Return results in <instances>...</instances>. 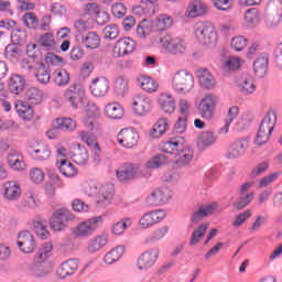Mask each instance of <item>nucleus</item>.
Wrapping results in <instances>:
<instances>
[{
  "label": "nucleus",
  "instance_id": "f257e3e1",
  "mask_svg": "<svg viewBox=\"0 0 282 282\" xmlns=\"http://www.w3.org/2000/svg\"><path fill=\"white\" fill-rule=\"evenodd\" d=\"M161 151H163V153H174L175 164L180 169L191 166V162H193V158L195 156L193 148L188 145L182 147L178 141H167L163 143Z\"/></svg>",
  "mask_w": 282,
  "mask_h": 282
},
{
  "label": "nucleus",
  "instance_id": "f03ea898",
  "mask_svg": "<svg viewBox=\"0 0 282 282\" xmlns=\"http://www.w3.org/2000/svg\"><path fill=\"white\" fill-rule=\"evenodd\" d=\"M84 188L88 197H97V206H99V208H105V206L111 204V198L113 197L112 186L89 183L85 185Z\"/></svg>",
  "mask_w": 282,
  "mask_h": 282
},
{
  "label": "nucleus",
  "instance_id": "7ed1b4c3",
  "mask_svg": "<svg viewBox=\"0 0 282 282\" xmlns=\"http://www.w3.org/2000/svg\"><path fill=\"white\" fill-rule=\"evenodd\" d=\"M195 87V77L187 69H181L176 72L172 77V89L176 94H182L186 96V94H191L193 88Z\"/></svg>",
  "mask_w": 282,
  "mask_h": 282
},
{
  "label": "nucleus",
  "instance_id": "20e7f679",
  "mask_svg": "<svg viewBox=\"0 0 282 282\" xmlns=\"http://www.w3.org/2000/svg\"><path fill=\"white\" fill-rule=\"evenodd\" d=\"M194 34L198 43L203 45H215L217 43V31L210 22H198L194 26Z\"/></svg>",
  "mask_w": 282,
  "mask_h": 282
},
{
  "label": "nucleus",
  "instance_id": "39448f33",
  "mask_svg": "<svg viewBox=\"0 0 282 282\" xmlns=\"http://www.w3.org/2000/svg\"><path fill=\"white\" fill-rule=\"evenodd\" d=\"M216 109L217 96L213 94L205 95L197 104L198 116H200L203 120H213Z\"/></svg>",
  "mask_w": 282,
  "mask_h": 282
},
{
  "label": "nucleus",
  "instance_id": "423d86ee",
  "mask_svg": "<svg viewBox=\"0 0 282 282\" xmlns=\"http://www.w3.org/2000/svg\"><path fill=\"white\" fill-rule=\"evenodd\" d=\"M100 224H102L101 216L90 218L86 221L80 223L75 228H73V235H75V237H80V238L91 237V235H94V232L98 230V227L100 226Z\"/></svg>",
  "mask_w": 282,
  "mask_h": 282
},
{
  "label": "nucleus",
  "instance_id": "0eeeda50",
  "mask_svg": "<svg viewBox=\"0 0 282 282\" xmlns=\"http://www.w3.org/2000/svg\"><path fill=\"white\" fill-rule=\"evenodd\" d=\"M64 98L69 102L73 109H76L78 105H87V98H85V88L78 84H74L66 89Z\"/></svg>",
  "mask_w": 282,
  "mask_h": 282
},
{
  "label": "nucleus",
  "instance_id": "6e6552de",
  "mask_svg": "<svg viewBox=\"0 0 282 282\" xmlns=\"http://www.w3.org/2000/svg\"><path fill=\"white\" fill-rule=\"evenodd\" d=\"M151 109H153V100H151L149 96L144 94H135L132 97V110L135 116H149Z\"/></svg>",
  "mask_w": 282,
  "mask_h": 282
},
{
  "label": "nucleus",
  "instance_id": "1a4fd4ad",
  "mask_svg": "<svg viewBox=\"0 0 282 282\" xmlns=\"http://www.w3.org/2000/svg\"><path fill=\"white\" fill-rule=\"evenodd\" d=\"M164 219H166V212L164 209L147 212L139 219V228H142V230L153 228L155 224H160V221H164Z\"/></svg>",
  "mask_w": 282,
  "mask_h": 282
},
{
  "label": "nucleus",
  "instance_id": "9d476101",
  "mask_svg": "<svg viewBox=\"0 0 282 282\" xmlns=\"http://www.w3.org/2000/svg\"><path fill=\"white\" fill-rule=\"evenodd\" d=\"M161 46L170 54H184L186 52V42L180 37H172L166 34L159 39Z\"/></svg>",
  "mask_w": 282,
  "mask_h": 282
},
{
  "label": "nucleus",
  "instance_id": "9b49d317",
  "mask_svg": "<svg viewBox=\"0 0 282 282\" xmlns=\"http://www.w3.org/2000/svg\"><path fill=\"white\" fill-rule=\"evenodd\" d=\"M139 141L140 134L133 128H123L117 134V142L123 149H133V147H138Z\"/></svg>",
  "mask_w": 282,
  "mask_h": 282
},
{
  "label": "nucleus",
  "instance_id": "f8f14e48",
  "mask_svg": "<svg viewBox=\"0 0 282 282\" xmlns=\"http://www.w3.org/2000/svg\"><path fill=\"white\" fill-rule=\"evenodd\" d=\"M74 214L66 208H61L54 212L50 220V226L53 230H65L67 228V221H73Z\"/></svg>",
  "mask_w": 282,
  "mask_h": 282
},
{
  "label": "nucleus",
  "instance_id": "ddd939ff",
  "mask_svg": "<svg viewBox=\"0 0 282 282\" xmlns=\"http://www.w3.org/2000/svg\"><path fill=\"white\" fill-rule=\"evenodd\" d=\"M158 257H160V249L152 248L143 253H141L137 260V268L140 272H147V270H151L153 265H155L158 261Z\"/></svg>",
  "mask_w": 282,
  "mask_h": 282
},
{
  "label": "nucleus",
  "instance_id": "4468645a",
  "mask_svg": "<svg viewBox=\"0 0 282 282\" xmlns=\"http://www.w3.org/2000/svg\"><path fill=\"white\" fill-rule=\"evenodd\" d=\"M173 197V192L169 187H160L159 189L152 192L148 198V206H162V204H169V200Z\"/></svg>",
  "mask_w": 282,
  "mask_h": 282
},
{
  "label": "nucleus",
  "instance_id": "2eb2a0df",
  "mask_svg": "<svg viewBox=\"0 0 282 282\" xmlns=\"http://www.w3.org/2000/svg\"><path fill=\"white\" fill-rule=\"evenodd\" d=\"M140 172V166L133 163H123L116 170L117 180L126 184V182H131L138 177Z\"/></svg>",
  "mask_w": 282,
  "mask_h": 282
},
{
  "label": "nucleus",
  "instance_id": "dca6fc26",
  "mask_svg": "<svg viewBox=\"0 0 282 282\" xmlns=\"http://www.w3.org/2000/svg\"><path fill=\"white\" fill-rule=\"evenodd\" d=\"M18 248L24 254H31L36 249V239L30 231H21L18 235Z\"/></svg>",
  "mask_w": 282,
  "mask_h": 282
},
{
  "label": "nucleus",
  "instance_id": "f3484780",
  "mask_svg": "<svg viewBox=\"0 0 282 282\" xmlns=\"http://www.w3.org/2000/svg\"><path fill=\"white\" fill-rule=\"evenodd\" d=\"M75 41L87 50H97V47L100 46V35L94 31H90L86 34L76 33Z\"/></svg>",
  "mask_w": 282,
  "mask_h": 282
},
{
  "label": "nucleus",
  "instance_id": "a211bd4d",
  "mask_svg": "<svg viewBox=\"0 0 282 282\" xmlns=\"http://www.w3.org/2000/svg\"><path fill=\"white\" fill-rule=\"evenodd\" d=\"M113 52L117 56H129L135 52V41L131 37H122L116 42Z\"/></svg>",
  "mask_w": 282,
  "mask_h": 282
},
{
  "label": "nucleus",
  "instance_id": "6ab92c4d",
  "mask_svg": "<svg viewBox=\"0 0 282 282\" xmlns=\"http://www.w3.org/2000/svg\"><path fill=\"white\" fill-rule=\"evenodd\" d=\"M236 85L241 94L250 95L254 94L257 85H254V78L250 74H242L236 78Z\"/></svg>",
  "mask_w": 282,
  "mask_h": 282
},
{
  "label": "nucleus",
  "instance_id": "aec40b11",
  "mask_svg": "<svg viewBox=\"0 0 282 282\" xmlns=\"http://www.w3.org/2000/svg\"><path fill=\"white\" fill-rule=\"evenodd\" d=\"M109 91V80L105 77H97L90 83V93L95 98H102Z\"/></svg>",
  "mask_w": 282,
  "mask_h": 282
},
{
  "label": "nucleus",
  "instance_id": "412c9836",
  "mask_svg": "<svg viewBox=\"0 0 282 282\" xmlns=\"http://www.w3.org/2000/svg\"><path fill=\"white\" fill-rule=\"evenodd\" d=\"M268 65H270V56L267 53L260 54L253 61V74L256 78H265V74H268Z\"/></svg>",
  "mask_w": 282,
  "mask_h": 282
},
{
  "label": "nucleus",
  "instance_id": "4be33fe9",
  "mask_svg": "<svg viewBox=\"0 0 282 282\" xmlns=\"http://www.w3.org/2000/svg\"><path fill=\"white\" fill-rule=\"evenodd\" d=\"M158 102L161 107V110L164 113H175V107H176V101L175 97H173V94L171 93H162L159 96Z\"/></svg>",
  "mask_w": 282,
  "mask_h": 282
},
{
  "label": "nucleus",
  "instance_id": "5701e85b",
  "mask_svg": "<svg viewBox=\"0 0 282 282\" xmlns=\"http://www.w3.org/2000/svg\"><path fill=\"white\" fill-rule=\"evenodd\" d=\"M78 259H68L64 261L57 269V276H59V279H67V276H72V274H75L76 270H78Z\"/></svg>",
  "mask_w": 282,
  "mask_h": 282
},
{
  "label": "nucleus",
  "instance_id": "b1692460",
  "mask_svg": "<svg viewBox=\"0 0 282 282\" xmlns=\"http://www.w3.org/2000/svg\"><path fill=\"white\" fill-rule=\"evenodd\" d=\"M4 197L9 202H17L21 197V185L17 181H8L3 185Z\"/></svg>",
  "mask_w": 282,
  "mask_h": 282
},
{
  "label": "nucleus",
  "instance_id": "393cba45",
  "mask_svg": "<svg viewBox=\"0 0 282 282\" xmlns=\"http://www.w3.org/2000/svg\"><path fill=\"white\" fill-rule=\"evenodd\" d=\"M109 236H107V234H101L91 238L87 245V252L89 254H96V252H99V250H102V248L107 246Z\"/></svg>",
  "mask_w": 282,
  "mask_h": 282
},
{
  "label": "nucleus",
  "instance_id": "a878e982",
  "mask_svg": "<svg viewBox=\"0 0 282 282\" xmlns=\"http://www.w3.org/2000/svg\"><path fill=\"white\" fill-rule=\"evenodd\" d=\"M246 149H248V140L239 139L235 141L227 153L228 160H237V158H241L246 153Z\"/></svg>",
  "mask_w": 282,
  "mask_h": 282
},
{
  "label": "nucleus",
  "instance_id": "bb28decb",
  "mask_svg": "<svg viewBox=\"0 0 282 282\" xmlns=\"http://www.w3.org/2000/svg\"><path fill=\"white\" fill-rule=\"evenodd\" d=\"M7 162L13 171H23L25 169V161H23V155L21 152L11 149L7 156Z\"/></svg>",
  "mask_w": 282,
  "mask_h": 282
},
{
  "label": "nucleus",
  "instance_id": "cd10ccee",
  "mask_svg": "<svg viewBox=\"0 0 282 282\" xmlns=\"http://www.w3.org/2000/svg\"><path fill=\"white\" fill-rule=\"evenodd\" d=\"M217 142V134L210 130L202 131L197 137V147L202 149V151H206V149L213 147Z\"/></svg>",
  "mask_w": 282,
  "mask_h": 282
},
{
  "label": "nucleus",
  "instance_id": "c85d7f7f",
  "mask_svg": "<svg viewBox=\"0 0 282 282\" xmlns=\"http://www.w3.org/2000/svg\"><path fill=\"white\" fill-rule=\"evenodd\" d=\"M69 158L79 166H85L89 162V153L85 147L78 145L69 152Z\"/></svg>",
  "mask_w": 282,
  "mask_h": 282
},
{
  "label": "nucleus",
  "instance_id": "c756f323",
  "mask_svg": "<svg viewBox=\"0 0 282 282\" xmlns=\"http://www.w3.org/2000/svg\"><path fill=\"white\" fill-rule=\"evenodd\" d=\"M239 116V107L237 106H231L228 111H227V117L224 119V127H221L218 130V133L220 135H226L228 131H230V126L235 120H237V117Z\"/></svg>",
  "mask_w": 282,
  "mask_h": 282
},
{
  "label": "nucleus",
  "instance_id": "7c9ffc66",
  "mask_svg": "<svg viewBox=\"0 0 282 282\" xmlns=\"http://www.w3.org/2000/svg\"><path fill=\"white\" fill-rule=\"evenodd\" d=\"M197 77L200 87H204V89H213L217 85V80H215L213 74L206 68L199 69Z\"/></svg>",
  "mask_w": 282,
  "mask_h": 282
},
{
  "label": "nucleus",
  "instance_id": "2f4dec72",
  "mask_svg": "<svg viewBox=\"0 0 282 282\" xmlns=\"http://www.w3.org/2000/svg\"><path fill=\"white\" fill-rule=\"evenodd\" d=\"M137 83L143 91H147L148 94H155L158 89L160 88V84L155 82V79L147 76V75H140L137 78Z\"/></svg>",
  "mask_w": 282,
  "mask_h": 282
},
{
  "label": "nucleus",
  "instance_id": "473e14b6",
  "mask_svg": "<svg viewBox=\"0 0 282 282\" xmlns=\"http://www.w3.org/2000/svg\"><path fill=\"white\" fill-rule=\"evenodd\" d=\"M217 208V203H213L206 206L200 207L198 210L192 214V224H199L204 217H208V215H213Z\"/></svg>",
  "mask_w": 282,
  "mask_h": 282
},
{
  "label": "nucleus",
  "instance_id": "72a5a7b5",
  "mask_svg": "<svg viewBox=\"0 0 282 282\" xmlns=\"http://www.w3.org/2000/svg\"><path fill=\"white\" fill-rule=\"evenodd\" d=\"M25 89V78L19 74L11 76L9 80V90L11 94L19 96Z\"/></svg>",
  "mask_w": 282,
  "mask_h": 282
},
{
  "label": "nucleus",
  "instance_id": "f704fd0d",
  "mask_svg": "<svg viewBox=\"0 0 282 282\" xmlns=\"http://www.w3.org/2000/svg\"><path fill=\"white\" fill-rule=\"evenodd\" d=\"M15 110L22 120L30 121L34 118V110L32 109V106L28 105L25 101L18 100L15 102Z\"/></svg>",
  "mask_w": 282,
  "mask_h": 282
},
{
  "label": "nucleus",
  "instance_id": "c9c22d12",
  "mask_svg": "<svg viewBox=\"0 0 282 282\" xmlns=\"http://www.w3.org/2000/svg\"><path fill=\"white\" fill-rule=\"evenodd\" d=\"M124 254V246H117L108 251L104 257V263L107 265H113L116 261H120V258Z\"/></svg>",
  "mask_w": 282,
  "mask_h": 282
},
{
  "label": "nucleus",
  "instance_id": "e433bc0d",
  "mask_svg": "<svg viewBox=\"0 0 282 282\" xmlns=\"http://www.w3.org/2000/svg\"><path fill=\"white\" fill-rule=\"evenodd\" d=\"M105 113L111 120H120L124 116V109L118 102L108 104L105 107Z\"/></svg>",
  "mask_w": 282,
  "mask_h": 282
},
{
  "label": "nucleus",
  "instance_id": "4c0bfd02",
  "mask_svg": "<svg viewBox=\"0 0 282 282\" xmlns=\"http://www.w3.org/2000/svg\"><path fill=\"white\" fill-rule=\"evenodd\" d=\"M53 80L57 87H67L69 85V72L65 68H57L53 72Z\"/></svg>",
  "mask_w": 282,
  "mask_h": 282
},
{
  "label": "nucleus",
  "instance_id": "58836bf2",
  "mask_svg": "<svg viewBox=\"0 0 282 282\" xmlns=\"http://www.w3.org/2000/svg\"><path fill=\"white\" fill-rule=\"evenodd\" d=\"M24 98L29 105H41L43 102V90L31 87L26 90Z\"/></svg>",
  "mask_w": 282,
  "mask_h": 282
},
{
  "label": "nucleus",
  "instance_id": "ea45409f",
  "mask_svg": "<svg viewBox=\"0 0 282 282\" xmlns=\"http://www.w3.org/2000/svg\"><path fill=\"white\" fill-rule=\"evenodd\" d=\"M35 78L40 85H47L52 79V75L50 74V69L44 64H39L35 67Z\"/></svg>",
  "mask_w": 282,
  "mask_h": 282
},
{
  "label": "nucleus",
  "instance_id": "a19ab883",
  "mask_svg": "<svg viewBox=\"0 0 282 282\" xmlns=\"http://www.w3.org/2000/svg\"><path fill=\"white\" fill-rule=\"evenodd\" d=\"M274 124H276V113L270 110L263 118L262 122L260 123L259 129L267 131V133H272L274 131Z\"/></svg>",
  "mask_w": 282,
  "mask_h": 282
},
{
  "label": "nucleus",
  "instance_id": "79ce46f5",
  "mask_svg": "<svg viewBox=\"0 0 282 282\" xmlns=\"http://www.w3.org/2000/svg\"><path fill=\"white\" fill-rule=\"evenodd\" d=\"M167 129H169V119L161 118L153 126L152 130L150 131V135L152 138H160L161 135H164V133H166Z\"/></svg>",
  "mask_w": 282,
  "mask_h": 282
},
{
  "label": "nucleus",
  "instance_id": "37998d69",
  "mask_svg": "<svg viewBox=\"0 0 282 282\" xmlns=\"http://www.w3.org/2000/svg\"><path fill=\"white\" fill-rule=\"evenodd\" d=\"M58 169L64 177H76V175H78V170L76 166H74V164L67 160H61Z\"/></svg>",
  "mask_w": 282,
  "mask_h": 282
},
{
  "label": "nucleus",
  "instance_id": "c03bdc74",
  "mask_svg": "<svg viewBox=\"0 0 282 282\" xmlns=\"http://www.w3.org/2000/svg\"><path fill=\"white\" fill-rule=\"evenodd\" d=\"M260 17L261 14L259 13V9L257 8L248 9L245 12V23H247L249 28H254V25H259Z\"/></svg>",
  "mask_w": 282,
  "mask_h": 282
},
{
  "label": "nucleus",
  "instance_id": "a18cd8bd",
  "mask_svg": "<svg viewBox=\"0 0 282 282\" xmlns=\"http://www.w3.org/2000/svg\"><path fill=\"white\" fill-rule=\"evenodd\" d=\"M31 155L34 158V160H37V162H45V160H50L52 152L47 145L42 144L37 149L32 150Z\"/></svg>",
  "mask_w": 282,
  "mask_h": 282
},
{
  "label": "nucleus",
  "instance_id": "49530a36",
  "mask_svg": "<svg viewBox=\"0 0 282 282\" xmlns=\"http://www.w3.org/2000/svg\"><path fill=\"white\" fill-rule=\"evenodd\" d=\"M33 230L39 239H47L50 231L47 230V223L44 220H34Z\"/></svg>",
  "mask_w": 282,
  "mask_h": 282
},
{
  "label": "nucleus",
  "instance_id": "de8ad7c7",
  "mask_svg": "<svg viewBox=\"0 0 282 282\" xmlns=\"http://www.w3.org/2000/svg\"><path fill=\"white\" fill-rule=\"evenodd\" d=\"M37 43L41 45V47L50 51V50H56V41L54 40V34L51 32L44 33L37 41Z\"/></svg>",
  "mask_w": 282,
  "mask_h": 282
},
{
  "label": "nucleus",
  "instance_id": "09e8293b",
  "mask_svg": "<svg viewBox=\"0 0 282 282\" xmlns=\"http://www.w3.org/2000/svg\"><path fill=\"white\" fill-rule=\"evenodd\" d=\"M241 63H243L241 57L230 56L224 62L223 69L225 72H235L241 68Z\"/></svg>",
  "mask_w": 282,
  "mask_h": 282
},
{
  "label": "nucleus",
  "instance_id": "8fccbe9b",
  "mask_svg": "<svg viewBox=\"0 0 282 282\" xmlns=\"http://www.w3.org/2000/svg\"><path fill=\"white\" fill-rule=\"evenodd\" d=\"M252 199H254V193L240 194L238 199L234 203V207L236 210H243Z\"/></svg>",
  "mask_w": 282,
  "mask_h": 282
},
{
  "label": "nucleus",
  "instance_id": "3c124183",
  "mask_svg": "<svg viewBox=\"0 0 282 282\" xmlns=\"http://www.w3.org/2000/svg\"><path fill=\"white\" fill-rule=\"evenodd\" d=\"M4 56L11 63H17L19 61V56H21V51L19 50V45L17 44H9L6 47Z\"/></svg>",
  "mask_w": 282,
  "mask_h": 282
},
{
  "label": "nucleus",
  "instance_id": "603ef678",
  "mask_svg": "<svg viewBox=\"0 0 282 282\" xmlns=\"http://www.w3.org/2000/svg\"><path fill=\"white\" fill-rule=\"evenodd\" d=\"M131 218H123L120 221L116 223L112 226V235H124V230H127V228H131Z\"/></svg>",
  "mask_w": 282,
  "mask_h": 282
},
{
  "label": "nucleus",
  "instance_id": "864d4df0",
  "mask_svg": "<svg viewBox=\"0 0 282 282\" xmlns=\"http://www.w3.org/2000/svg\"><path fill=\"white\" fill-rule=\"evenodd\" d=\"M155 25L160 32L169 30L173 25V18L167 14H161L156 18Z\"/></svg>",
  "mask_w": 282,
  "mask_h": 282
},
{
  "label": "nucleus",
  "instance_id": "5fc2aeb1",
  "mask_svg": "<svg viewBox=\"0 0 282 282\" xmlns=\"http://www.w3.org/2000/svg\"><path fill=\"white\" fill-rule=\"evenodd\" d=\"M208 230V225L207 224H202L197 229H195L192 234L189 245L191 246H196V243H199V240L202 237L206 235V231Z\"/></svg>",
  "mask_w": 282,
  "mask_h": 282
},
{
  "label": "nucleus",
  "instance_id": "6e6d98bb",
  "mask_svg": "<svg viewBox=\"0 0 282 282\" xmlns=\"http://www.w3.org/2000/svg\"><path fill=\"white\" fill-rule=\"evenodd\" d=\"M267 14L282 17V0H270L267 6Z\"/></svg>",
  "mask_w": 282,
  "mask_h": 282
},
{
  "label": "nucleus",
  "instance_id": "4d7b16f0",
  "mask_svg": "<svg viewBox=\"0 0 282 282\" xmlns=\"http://www.w3.org/2000/svg\"><path fill=\"white\" fill-rule=\"evenodd\" d=\"M206 14V8H204L202 4H189L185 17H191L192 19H195V17H204Z\"/></svg>",
  "mask_w": 282,
  "mask_h": 282
},
{
  "label": "nucleus",
  "instance_id": "13d9d810",
  "mask_svg": "<svg viewBox=\"0 0 282 282\" xmlns=\"http://www.w3.org/2000/svg\"><path fill=\"white\" fill-rule=\"evenodd\" d=\"M102 34L104 39H108V41H113L120 35V29H118L117 24H109L102 30Z\"/></svg>",
  "mask_w": 282,
  "mask_h": 282
},
{
  "label": "nucleus",
  "instance_id": "bf43d9fd",
  "mask_svg": "<svg viewBox=\"0 0 282 282\" xmlns=\"http://www.w3.org/2000/svg\"><path fill=\"white\" fill-rule=\"evenodd\" d=\"M171 230V227L164 225L162 227L156 228L152 234L148 237V239L152 241H160L161 239H164L166 235H169V231Z\"/></svg>",
  "mask_w": 282,
  "mask_h": 282
},
{
  "label": "nucleus",
  "instance_id": "052dcab7",
  "mask_svg": "<svg viewBox=\"0 0 282 282\" xmlns=\"http://www.w3.org/2000/svg\"><path fill=\"white\" fill-rule=\"evenodd\" d=\"M230 45L235 52H241L248 45V40L243 35H236L231 39Z\"/></svg>",
  "mask_w": 282,
  "mask_h": 282
},
{
  "label": "nucleus",
  "instance_id": "680f3d73",
  "mask_svg": "<svg viewBox=\"0 0 282 282\" xmlns=\"http://www.w3.org/2000/svg\"><path fill=\"white\" fill-rule=\"evenodd\" d=\"M26 39H28V33L23 29H15L11 32V41L13 45L25 43Z\"/></svg>",
  "mask_w": 282,
  "mask_h": 282
},
{
  "label": "nucleus",
  "instance_id": "e2e57ef3",
  "mask_svg": "<svg viewBox=\"0 0 282 282\" xmlns=\"http://www.w3.org/2000/svg\"><path fill=\"white\" fill-rule=\"evenodd\" d=\"M31 276L35 279H43V276H47L50 271L43 267V264H32L29 270Z\"/></svg>",
  "mask_w": 282,
  "mask_h": 282
},
{
  "label": "nucleus",
  "instance_id": "0e129e2a",
  "mask_svg": "<svg viewBox=\"0 0 282 282\" xmlns=\"http://www.w3.org/2000/svg\"><path fill=\"white\" fill-rule=\"evenodd\" d=\"M22 20L24 25L30 30H36V28H39V19L36 18V14L32 12L25 13Z\"/></svg>",
  "mask_w": 282,
  "mask_h": 282
},
{
  "label": "nucleus",
  "instance_id": "69168bd1",
  "mask_svg": "<svg viewBox=\"0 0 282 282\" xmlns=\"http://www.w3.org/2000/svg\"><path fill=\"white\" fill-rule=\"evenodd\" d=\"M129 89V79L124 76H119L115 82V90L117 94L122 95Z\"/></svg>",
  "mask_w": 282,
  "mask_h": 282
},
{
  "label": "nucleus",
  "instance_id": "338daca9",
  "mask_svg": "<svg viewBox=\"0 0 282 282\" xmlns=\"http://www.w3.org/2000/svg\"><path fill=\"white\" fill-rule=\"evenodd\" d=\"M56 122L62 131H74L76 129V121L72 118L57 119Z\"/></svg>",
  "mask_w": 282,
  "mask_h": 282
},
{
  "label": "nucleus",
  "instance_id": "774afa93",
  "mask_svg": "<svg viewBox=\"0 0 282 282\" xmlns=\"http://www.w3.org/2000/svg\"><path fill=\"white\" fill-rule=\"evenodd\" d=\"M166 164V156L164 154H156L150 161H148V169H160V166H164Z\"/></svg>",
  "mask_w": 282,
  "mask_h": 282
}]
</instances>
